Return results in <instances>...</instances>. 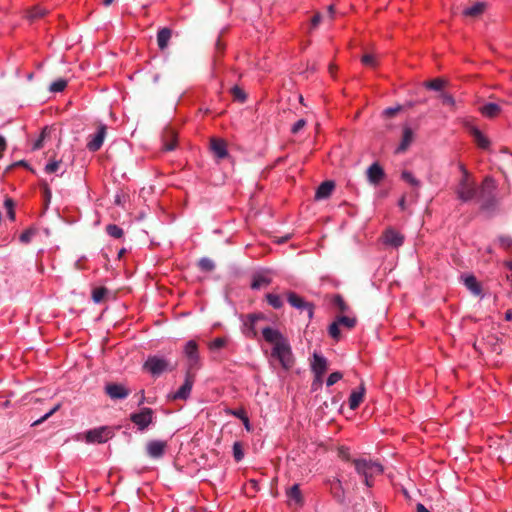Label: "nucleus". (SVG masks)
Returning a JSON list of instances; mask_svg holds the SVG:
<instances>
[{
  "mask_svg": "<svg viewBox=\"0 0 512 512\" xmlns=\"http://www.w3.org/2000/svg\"><path fill=\"white\" fill-rule=\"evenodd\" d=\"M263 338L273 345L272 357L276 358L281 366L288 370L294 364V358L288 340L277 329L266 327L262 330Z\"/></svg>",
  "mask_w": 512,
  "mask_h": 512,
  "instance_id": "obj_1",
  "label": "nucleus"
},
{
  "mask_svg": "<svg viewBox=\"0 0 512 512\" xmlns=\"http://www.w3.org/2000/svg\"><path fill=\"white\" fill-rule=\"evenodd\" d=\"M356 472L364 478L367 487L373 486V478L383 473L380 463L366 459H355L353 461Z\"/></svg>",
  "mask_w": 512,
  "mask_h": 512,
  "instance_id": "obj_2",
  "label": "nucleus"
},
{
  "mask_svg": "<svg viewBox=\"0 0 512 512\" xmlns=\"http://www.w3.org/2000/svg\"><path fill=\"white\" fill-rule=\"evenodd\" d=\"M459 168L462 172V177L456 187L455 192L459 200L462 202H468L474 199L476 196V185L464 165L461 164Z\"/></svg>",
  "mask_w": 512,
  "mask_h": 512,
  "instance_id": "obj_3",
  "label": "nucleus"
},
{
  "mask_svg": "<svg viewBox=\"0 0 512 512\" xmlns=\"http://www.w3.org/2000/svg\"><path fill=\"white\" fill-rule=\"evenodd\" d=\"M183 354L187 360V372L194 374L201 367L197 342L189 340L184 346Z\"/></svg>",
  "mask_w": 512,
  "mask_h": 512,
  "instance_id": "obj_4",
  "label": "nucleus"
},
{
  "mask_svg": "<svg viewBox=\"0 0 512 512\" xmlns=\"http://www.w3.org/2000/svg\"><path fill=\"white\" fill-rule=\"evenodd\" d=\"M143 367L153 376H159L165 371L173 370V367H170L169 362L165 358L158 356L148 357Z\"/></svg>",
  "mask_w": 512,
  "mask_h": 512,
  "instance_id": "obj_5",
  "label": "nucleus"
},
{
  "mask_svg": "<svg viewBox=\"0 0 512 512\" xmlns=\"http://www.w3.org/2000/svg\"><path fill=\"white\" fill-rule=\"evenodd\" d=\"M130 420L143 431L153 422V410L148 407L142 408L139 412L132 413Z\"/></svg>",
  "mask_w": 512,
  "mask_h": 512,
  "instance_id": "obj_6",
  "label": "nucleus"
},
{
  "mask_svg": "<svg viewBox=\"0 0 512 512\" xmlns=\"http://www.w3.org/2000/svg\"><path fill=\"white\" fill-rule=\"evenodd\" d=\"M287 300L292 307L300 311H307L308 317L312 318L313 306L311 303L305 301L304 298H302L301 296L297 295L294 292L287 293Z\"/></svg>",
  "mask_w": 512,
  "mask_h": 512,
  "instance_id": "obj_7",
  "label": "nucleus"
},
{
  "mask_svg": "<svg viewBox=\"0 0 512 512\" xmlns=\"http://www.w3.org/2000/svg\"><path fill=\"white\" fill-rule=\"evenodd\" d=\"M111 437V431L106 427L89 430L86 433V441L89 443H104Z\"/></svg>",
  "mask_w": 512,
  "mask_h": 512,
  "instance_id": "obj_8",
  "label": "nucleus"
},
{
  "mask_svg": "<svg viewBox=\"0 0 512 512\" xmlns=\"http://www.w3.org/2000/svg\"><path fill=\"white\" fill-rule=\"evenodd\" d=\"M106 130L107 128L105 125H100L97 129V132L90 136V139L87 142V148L90 151L95 152L101 148L106 136Z\"/></svg>",
  "mask_w": 512,
  "mask_h": 512,
  "instance_id": "obj_9",
  "label": "nucleus"
},
{
  "mask_svg": "<svg viewBox=\"0 0 512 512\" xmlns=\"http://www.w3.org/2000/svg\"><path fill=\"white\" fill-rule=\"evenodd\" d=\"M167 448V442L164 440H151L146 445L147 454L151 458H161Z\"/></svg>",
  "mask_w": 512,
  "mask_h": 512,
  "instance_id": "obj_10",
  "label": "nucleus"
},
{
  "mask_svg": "<svg viewBox=\"0 0 512 512\" xmlns=\"http://www.w3.org/2000/svg\"><path fill=\"white\" fill-rule=\"evenodd\" d=\"M193 384H194V374H190V372H186L184 383L174 393L173 399L186 400L190 396Z\"/></svg>",
  "mask_w": 512,
  "mask_h": 512,
  "instance_id": "obj_11",
  "label": "nucleus"
},
{
  "mask_svg": "<svg viewBox=\"0 0 512 512\" xmlns=\"http://www.w3.org/2000/svg\"><path fill=\"white\" fill-rule=\"evenodd\" d=\"M272 283L271 273L268 270L259 271L253 274L251 288L258 290L263 287H267Z\"/></svg>",
  "mask_w": 512,
  "mask_h": 512,
  "instance_id": "obj_12",
  "label": "nucleus"
},
{
  "mask_svg": "<svg viewBox=\"0 0 512 512\" xmlns=\"http://www.w3.org/2000/svg\"><path fill=\"white\" fill-rule=\"evenodd\" d=\"M327 366L328 364L326 358L317 353H314L311 367L317 381H321L322 376L327 370Z\"/></svg>",
  "mask_w": 512,
  "mask_h": 512,
  "instance_id": "obj_13",
  "label": "nucleus"
},
{
  "mask_svg": "<svg viewBox=\"0 0 512 512\" xmlns=\"http://www.w3.org/2000/svg\"><path fill=\"white\" fill-rule=\"evenodd\" d=\"M105 392L111 399H124L130 393L124 385L116 383L107 384Z\"/></svg>",
  "mask_w": 512,
  "mask_h": 512,
  "instance_id": "obj_14",
  "label": "nucleus"
},
{
  "mask_svg": "<svg viewBox=\"0 0 512 512\" xmlns=\"http://www.w3.org/2000/svg\"><path fill=\"white\" fill-rule=\"evenodd\" d=\"M261 318H262V316L256 315V314H249L246 316L244 323H243V333L247 337L253 338L257 335L256 329H255V324Z\"/></svg>",
  "mask_w": 512,
  "mask_h": 512,
  "instance_id": "obj_15",
  "label": "nucleus"
},
{
  "mask_svg": "<svg viewBox=\"0 0 512 512\" xmlns=\"http://www.w3.org/2000/svg\"><path fill=\"white\" fill-rule=\"evenodd\" d=\"M67 170V166L64 164L62 159H51L44 167L46 174H57L62 176Z\"/></svg>",
  "mask_w": 512,
  "mask_h": 512,
  "instance_id": "obj_16",
  "label": "nucleus"
},
{
  "mask_svg": "<svg viewBox=\"0 0 512 512\" xmlns=\"http://www.w3.org/2000/svg\"><path fill=\"white\" fill-rule=\"evenodd\" d=\"M365 386L361 384L357 390H353L349 396L348 404L351 410H355L359 407L365 396Z\"/></svg>",
  "mask_w": 512,
  "mask_h": 512,
  "instance_id": "obj_17",
  "label": "nucleus"
},
{
  "mask_svg": "<svg viewBox=\"0 0 512 512\" xmlns=\"http://www.w3.org/2000/svg\"><path fill=\"white\" fill-rule=\"evenodd\" d=\"M413 140H414V133H413L412 129L409 126H404L402 140H401L399 146L396 148V153L405 152L409 148V146L412 144Z\"/></svg>",
  "mask_w": 512,
  "mask_h": 512,
  "instance_id": "obj_18",
  "label": "nucleus"
},
{
  "mask_svg": "<svg viewBox=\"0 0 512 512\" xmlns=\"http://www.w3.org/2000/svg\"><path fill=\"white\" fill-rule=\"evenodd\" d=\"M367 177L370 183L377 185L384 178V170L378 163H373L367 169Z\"/></svg>",
  "mask_w": 512,
  "mask_h": 512,
  "instance_id": "obj_19",
  "label": "nucleus"
},
{
  "mask_svg": "<svg viewBox=\"0 0 512 512\" xmlns=\"http://www.w3.org/2000/svg\"><path fill=\"white\" fill-rule=\"evenodd\" d=\"M384 243L393 247H399L404 242V237L399 232L393 229H388L384 233Z\"/></svg>",
  "mask_w": 512,
  "mask_h": 512,
  "instance_id": "obj_20",
  "label": "nucleus"
},
{
  "mask_svg": "<svg viewBox=\"0 0 512 512\" xmlns=\"http://www.w3.org/2000/svg\"><path fill=\"white\" fill-rule=\"evenodd\" d=\"M211 150L218 159H223L228 155L227 144L222 139L213 138L211 140Z\"/></svg>",
  "mask_w": 512,
  "mask_h": 512,
  "instance_id": "obj_21",
  "label": "nucleus"
},
{
  "mask_svg": "<svg viewBox=\"0 0 512 512\" xmlns=\"http://www.w3.org/2000/svg\"><path fill=\"white\" fill-rule=\"evenodd\" d=\"M172 37V30L164 27L157 33V44L160 50H165L168 47L169 41Z\"/></svg>",
  "mask_w": 512,
  "mask_h": 512,
  "instance_id": "obj_22",
  "label": "nucleus"
},
{
  "mask_svg": "<svg viewBox=\"0 0 512 512\" xmlns=\"http://www.w3.org/2000/svg\"><path fill=\"white\" fill-rule=\"evenodd\" d=\"M334 189V183L332 181H325L320 184V186L316 190L315 197L317 199H325L328 198Z\"/></svg>",
  "mask_w": 512,
  "mask_h": 512,
  "instance_id": "obj_23",
  "label": "nucleus"
},
{
  "mask_svg": "<svg viewBox=\"0 0 512 512\" xmlns=\"http://www.w3.org/2000/svg\"><path fill=\"white\" fill-rule=\"evenodd\" d=\"M500 110V106L495 103H487L480 108L481 113L489 118L497 116Z\"/></svg>",
  "mask_w": 512,
  "mask_h": 512,
  "instance_id": "obj_24",
  "label": "nucleus"
},
{
  "mask_svg": "<svg viewBox=\"0 0 512 512\" xmlns=\"http://www.w3.org/2000/svg\"><path fill=\"white\" fill-rule=\"evenodd\" d=\"M472 135H473L475 142L477 143V145L480 148L487 149L489 147V144H490L489 140L480 130H478L477 128H473Z\"/></svg>",
  "mask_w": 512,
  "mask_h": 512,
  "instance_id": "obj_25",
  "label": "nucleus"
},
{
  "mask_svg": "<svg viewBox=\"0 0 512 512\" xmlns=\"http://www.w3.org/2000/svg\"><path fill=\"white\" fill-rule=\"evenodd\" d=\"M464 284L473 294L479 295L481 293V286L473 275L465 277Z\"/></svg>",
  "mask_w": 512,
  "mask_h": 512,
  "instance_id": "obj_26",
  "label": "nucleus"
},
{
  "mask_svg": "<svg viewBox=\"0 0 512 512\" xmlns=\"http://www.w3.org/2000/svg\"><path fill=\"white\" fill-rule=\"evenodd\" d=\"M265 299H266L267 303L274 309H280L284 305L282 297L275 293H267L265 295Z\"/></svg>",
  "mask_w": 512,
  "mask_h": 512,
  "instance_id": "obj_27",
  "label": "nucleus"
},
{
  "mask_svg": "<svg viewBox=\"0 0 512 512\" xmlns=\"http://www.w3.org/2000/svg\"><path fill=\"white\" fill-rule=\"evenodd\" d=\"M164 147H165V150L167 151H171L173 150L175 147H176V134L174 131L172 130H169L165 133V136H164Z\"/></svg>",
  "mask_w": 512,
  "mask_h": 512,
  "instance_id": "obj_28",
  "label": "nucleus"
},
{
  "mask_svg": "<svg viewBox=\"0 0 512 512\" xmlns=\"http://www.w3.org/2000/svg\"><path fill=\"white\" fill-rule=\"evenodd\" d=\"M484 4L483 3H475L473 4L471 7H468L466 8L464 11H463V14L465 16H469V17H476L478 15H480L483 11H484Z\"/></svg>",
  "mask_w": 512,
  "mask_h": 512,
  "instance_id": "obj_29",
  "label": "nucleus"
},
{
  "mask_svg": "<svg viewBox=\"0 0 512 512\" xmlns=\"http://www.w3.org/2000/svg\"><path fill=\"white\" fill-rule=\"evenodd\" d=\"M228 343V339L226 337H217L211 342L208 343V348L211 351H218L224 348Z\"/></svg>",
  "mask_w": 512,
  "mask_h": 512,
  "instance_id": "obj_30",
  "label": "nucleus"
},
{
  "mask_svg": "<svg viewBox=\"0 0 512 512\" xmlns=\"http://www.w3.org/2000/svg\"><path fill=\"white\" fill-rule=\"evenodd\" d=\"M288 497L293 499L296 503L301 504L303 502L302 494L298 484H294L287 493Z\"/></svg>",
  "mask_w": 512,
  "mask_h": 512,
  "instance_id": "obj_31",
  "label": "nucleus"
},
{
  "mask_svg": "<svg viewBox=\"0 0 512 512\" xmlns=\"http://www.w3.org/2000/svg\"><path fill=\"white\" fill-rule=\"evenodd\" d=\"M332 493L333 496L340 502L344 500V491L342 488L341 481L339 479H336L335 482L332 485Z\"/></svg>",
  "mask_w": 512,
  "mask_h": 512,
  "instance_id": "obj_32",
  "label": "nucleus"
},
{
  "mask_svg": "<svg viewBox=\"0 0 512 512\" xmlns=\"http://www.w3.org/2000/svg\"><path fill=\"white\" fill-rule=\"evenodd\" d=\"M106 232L109 236L119 239L123 236V229L116 224H109L106 227Z\"/></svg>",
  "mask_w": 512,
  "mask_h": 512,
  "instance_id": "obj_33",
  "label": "nucleus"
},
{
  "mask_svg": "<svg viewBox=\"0 0 512 512\" xmlns=\"http://www.w3.org/2000/svg\"><path fill=\"white\" fill-rule=\"evenodd\" d=\"M47 12L48 11L45 8L35 6L28 12V18L33 21L45 16Z\"/></svg>",
  "mask_w": 512,
  "mask_h": 512,
  "instance_id": "obj_34",
  "label": "nucleus"
},
{
  "mask_svg": "<svg viewBox=\"0 0 512 512\" xmlns=\"http://www.w3.org/2000/svg\"><path fill=\"white\" fill-rule=\"evenodd\" d=\"M198 266L202 271H205V272H210L215 268L214 262L209 258L200 259Z\"/></svg>",
  "mask_w": 512,
  "mask_h": 512,
  "instance_id": "obj_35",
  "label": "nucleus"
},
{
  "mask_svg": "<svg viewBox=\"0 0 512 512\" xmlns=\"http://www.w3.org/2000/svg\"><path fill=\"white\" fill-rule=\"evenodd\" d=\"M67 86V81L64 79H57L50 85L51 92H62Z\"/></svg>",
  "mask_w": 512,
  "mask_h": 512,
  "instance_id": "obj_36",
  "label": "nucleus"
},
{
  "mask_svg": "<svg viewBox=\"0 0 512 512\" xmlns=\"http://www.w3.org/2000/svg\"><path fill=\"white\" fill-rule=\"evenodd\" d=\"M339 325H343L347 328H353L356 324V319L349 316H340L336 320Z\"/></svg>",
  "mask_w": 512,
  "mask_h": 512,
  "instance_id": "obj_37",
  "label": "nucleus"
},
{
  "mask_svg": "<svg viewBox=\"0 0 512 512\" xmlns=\"http://www.w3.org/2000/svg\"><path fill=\"white\" fill-rule=\"evenodd\" d=\"M444 81L442 79L436 78L431 81L425 83V87L431 90L439 91L443 88Z\"/></svg>",
  "mask_w": 512,
  "mask_h": 512,
  "instance_id": "obj_38",
  "label": "nucleus"
},
{
  "mask_svg": "<svg viewBox=\"0 0 512 512\" xmlns=\"http://www.w3.org/2000/svg\"><path fill=\"white\" fill-rule=\"evenodd\" d=\"M106 293H107L106 288L100 287V288L94 289L92 292L93 301L95 303H100L104 299Z\"/></svg>",
  "mask_w": 512,
  "mask_h": 512,
  "instance_id": "obj_39",
  "label": "nucleus"
},
{
  "mask_svg": "<svg viewBox=\"0 0 512 512\" xmlns=\"http://www.w3.org/2000/svg\"><path fill=\"white\" fill-rule=\"evenodd\" d=\"M402 179L409 183L412 186L419 187L420 182L417 180L414 175L409 171H403L401 175Z\"/></svg>",
  "mask_w": 512,
  "mask_h": 512,
  "instance_id": "obj_40",
  "label": "nucleus"
},
{
  "mask_svg": "<svg viewBox=\"0 0 512 512\" xmlns=\"http://www.w3.org/2000/svg\"><path fill=\"white\" fill-rule=\"evenodd\" d=\"M61 407V404H56L50 411H48L45 415H43L41 418L33 422V426H37L41 423H43L45 420H47L50 416H52L56 411H58Z\"/></svg>",
  "mask_w": 512,
  "mask_h": 512,
  "instance_id": "obj_41",
  "label": "nucleus"
},
{
  "mask_svg": "<svg viewBox=\"0 0 512 512\" xmlns=\"http://www.w3.org/2000/svg\"><path fill=\"white\" fill-rule=\"evenodd\" d=\"M233 456L237 462H239L243 459L244 452H243V448H242V445L240 442H235L233 444Z\"/></svg>",
  "mask_w": 512,
  "mask_h": 512,
  "instance_id": "obj_42",
  "label": "nucleus"
},
{
  "mask_svg": "<svg viewBox=\"0 0 512 512\" xmlns=\"http://www.w3.org/2000/svg\"><path fill=\"white\" fill-rule=\"evenodd\" d=\"M361 62L363 65L372 67V68L376 67V65H377V59L372 54L363 55V57L361 58Z\"/></svg>",
  "mask_w": 512,
  "mask_h": 512,
  "instance_id": "obj_43",
  "label": "nucleus"
},
{
  "mask_svg": "<svg viewBox=\"0 0 512 512\" xmlns=\"http://www.w3.org/2000/svg\"><path fill=\"white\" fill-rule=\"evenodd\" d=\"M4 207L6 209V213L8 215V217L11 219V220H14L15 219V211H14V203L12 201V199H6L4 201Z\"/></svg>",
  "mask_w": 512,
  "mask_h": 512,
  "instance_id": "obj_44",
  "label": "nucleus"
},
{
  "mask_svg": "<svg viewBox=\"0 0 512 512\" xmlns=\"http://www.w3.org/2000/svg\"><path fill=\"white\" fill-rule=\"evenodd\" d=\"M46 131H47V128L43 129V131L41 132L39 137L33 143L32 150H34V151L35 150H39V149H41L43 147V142H44V139L46 137Z\"/></svg>",
  "mask_w": 512,
  "mask_h": 512,
  "instance_id": "obj_45",
  "label": "nucleus"
},
{
  "mask_svg": "<svg viewBox=\"0 0 512 512\" xmlns=\"http://www.w3.org/2000/svg\"><path fill=\"white\" fill-rule=\"evenodd\" d=\"M35 235L34 229H27L25 230L19 237L20 241L24 244H27L31 241L33 236Z\"/></svg>",
  "mask_w": 512,
  "mask_h": 512,
  "instance_id": "obj_46",
  "label": "nucleus"
},
{
  "mask_svg": "<svg viewBox=\"0 0 512 512\" xmlns=\"http://www.w3.org/2000/svg\"><path fill=\"white\" fill-rule=\"evenodd\" d=\"M339 324L337 321L333 322L330 326H329V335L335 339V340H338L339 337H340V329H339Z\"/></svg>",
  "mask_w": 512,
  "mask_h": 512,
  "instance_id": "obj_47",
  "label": "nucleus"
},
{
  "mask_svg": "<svg viewBox=\"0 0 512 512\" xmlns=\"http://www.w3.org/2000/svg\"><path fill=\"white\" fill-rule=\"evenodd\" d=\"M343 374L341 372H333L327 378L326 384L327 386H332L337 383L340 379H342Z\"/></svg>",
  "mask_w": 512,
  "mask_h": 512,
  "instance_id": "obj_48",
  "label": "nucleus"
},
{
  "mask_svg": "<svg viewBox=\"0 0 512 512\" xmlns=\"http://www.w3.org/2000/svg\"><path fill=\"white\" fill-rule=\"evenodd\" d=\"M231 92H232L233 96L236 99L240 100L241 102H244L246 100V95H245L244 91L241 88H239L237 86H234L232 88Z\"/></svg>",
  "mask_w": 512,
  "mask_h": 512,
  "instance_id": "obj_49",
  "label": "nucleus"
},
{
  "mask_svg": "<svg viewBox=\"0 0 512 512\" xmlns=\"http://www.w3.org/2000/svg\"><path fill=\"white\" fill-rule=\"evenodd\" d=\"M226 414L227 415H232L238 419H243V415L244 413L246 412L243 408H240V409H231V408H228L225 410Z\"/></svg>",
  "mask_w": 512,
  "mask_h": 512,
  "instance_id": "obj_50",
  "label": "nucleus"
},
{
  "mask_svg": "<svg viewBox=\"0 0 512 512\" xmlns=\"http://www.w3.org/2000/svg\"><path fill=\"white\" fill-rule=\"evenodd\" d=\"M306 125V121L304 119L298 120L291 128V132L293 134L298 133L301 129H303Z\"/></svg>",
  "mask_w": 512,
  "mask_h": 512,
  "instance_id": "obj_51",
  "label": "nucleus"
},
{
  "mask_svg": "<svg viewBox=\"0 0 512 512\" xmlns=\"http://www.w3.org/2000/svg\"><path fill=\"white\" fill-rule=\"evenodd\" d=\"M442 102H443L444 105H448V106H450L452 108L455 106L454 98L451 95H448V94H443L442 95Z\"/></svg>",
  "mask_w": 512,
  "mask_h": 512,
  "instance_id": "obj_52",
  "label": "nucleus"
},
{
  "mask_svg": "<svg viewBox=\"0 0 512 512\" xmlns=\"http://www.w3.org/2000/svg\"><path fill=\"white\" fill-rule=\"evenodd\" d=\"M401 107L400 106H397V107H390V108H387L383 111V114L387 117H392L394 116L398 111H400Z\"/></svg>",
  "mask_w": 512,
  "mask_h": 512,
  "instance_id": "obj_53",
  "label": "nucleus"
},
{
  "mask_svg": "<svg viewBox=\"0 0 512 512\" xmlns=\"http://www.w3.org/2000/svg\"><path fill=\"white\" fill-rule=\"evenodd\" d=\"M321 22V15L319 13L315 14L311 20L312 27H317Z\"/></svg>",
  "mask_w": 512,
  "mask_h": 512,
  "instance_id": "obj_54",
  "label": "nucleus"
},
{
  "mask_svg": "<svg viewBox=\"0 0 512 512\" xmlns=\"http://www.w3.org/2000/svg\"><path fill=\"white\" fill-rule=\"evenodd\" d=\"M7 148L6 140L0 135V153L4 152Z\"/></svg>",
  "mask_w": 512,
  "mask_h": 512,
  "instance_id": "obj_55",
  "label": "nucleus"
},
{
  "mask_svg": "<svg viewBox=\"0 0 512 512\" xmlns=\"http://www.w3.org/2000/svg\"><path fill=\"white\" fill-rule=\"evenodd\" d=\"M417 512H430L423 504L418 503L416 506Z\"/></svg>",
  "mask_w": 512,
  "mask_h": 512,
  "instance_id": "obj_56",
  "label": "nucleus"
},
{
  "mask_svg": "<svg viewBox=\"0 0 512 512\" xmlns=\"http://www.w3.org/2000/svg\"><path fill=\"white\" fill-rule=\"evenodd\" d=\"M337 303H338V305H339L340 309H341L342 311H344L346 307H345V303H344V301L342 300V298L337 297Z\"/></svg>",
  "mask_w": 512,
  "mask_h": 512,
  "instance_id": "obj_57",
  "label": "nucleus"
},
{
  "mask_svg": "<svg viewBox=\"0 0 512 512\" xmlns=\"http://www.w3.org/2000/svg\"><path fill=\"white\" fill-rule=\"evenodd\" d=\"M249 483L251 484V486L255 489V490H258V482L254 479H251L249 481Z\"/></svg>",
  "mask_w": 512,
  "mask_h": 512,
  "instance_id": "obj_58",
  "label": "nucleus"
},
{
  "mask_svg": "<svg viewBox=\"0 0 512 512\" xmlns=\"http://www.w3.org/2000/svg\"><path fill=\"white\" fill-rule=\"evenodd\" d=\"M399 206L402 210L405 209V197H402L400 200H399Z\"/></svg>",
  "mask_w": 512,
  "mask_h": 512,
  "instance_id": "obj_59",
  "label": "nucleus"
},
{
  "mask_svg": "<svg viewBox=\"0 0 512 512\" xmlns=\"http://www.w3.org/2000/svg\"><path fill=\"white\" fill-rule=\"evenodd\" d=\"M328 13H329L330 17L332 18L334 15V6L333 5H330L328 7Z\"/></svg>",
  "mask_w": 512,
  "mask_h": 512,
  "instance_id": "obj_60",
  "label": "nucleus"
},
{
  "mask_svg": "<svg viewBox=\"0 0 512 512\" xmlns=\"http://www.w3.org/2000/svg\"><path fill=\"white\" fill-rule=\"evenodd\" d=\"M505 318L507 320H511L512 319V311L508 310L505 314Z\"/></svg>",
  "mask_w": 512,
  "mask_h": 512,
  "instance_id": "obj_61",
  "label": "nucleus"
},
{
  "mask_svg": "<svg viewBox=\"0 0 512 512\" xmlns=\"http://www.w3.org/2000/svg\"><path fill=\"white\" fill-rule=\"evenodd\" d=\"M243 424H244L245 429H246L247 431H250V430H251V425H250V421H249V420H247V422H245V423H243Z\"/></svg>",
  "mask_w": 512,
  "mask_h": 512,
  "instance_id": "obj_62",
  "label": "nucleus"
},
{
  "mask_svg": "<svg viewBox=\"0 0 512 512\" xmlns=\"http://www.w3.org/2000/svg\"><path fill=\"white\" fill-rule=\"evenodd\" d=\"M240 420H241L243 423H245V422H247V420H249V418H248V416H247L246 412H245V413H244V415H243V419H240Z\"/></svg>",
  "mask_w": 512,
  "mask_h": 512,
  "instance_id": "obj_63",
  "label": "nucleus"
},
{
  "mask_svg": "<svg viewBox=\"0 0 512 512\" xmlns=\"http://www.w3.org/2000/svg\"><path fill=\"white\" fill-rule=\"evenodd\" d=\"M113 1H114V0H104V1H103V4H104L105 6H109Z\"/></svg>",
  "mask_w": 512,
  "mask_h": 512,
  "instance_id": "obj_64",
  "label": "nucleus"
}]
</instances>
